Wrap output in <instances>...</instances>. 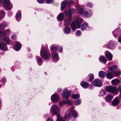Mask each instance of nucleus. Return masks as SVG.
Instances as JSON below:
<instances>
[{
  "mask_svg": "<svg viewBox=\"0 0 121 121\" xmlns=\"http://www.w3.org/2000/svg\"><path fill=\"white\" fill-rule=\"evenodd\" d=\"M40 55L44 60H48L50 58V52L47 48H42L40 52Z\"/></svg>",
  "mask_w": 121,
  "mask_h": 121,
  "instance_id": "obj_1",
  "label": "nucleus"
},
{
  "mask_svg": "<svg viewBox=\"0 0 121 121\" xmlns=\"http://www.w3.org/2000/svg\"><path fill=\"white\" fill-rule=\"evenodd\" d=\"M83 19L80 18H77L72 23L71 25L72 30H75L76 29V26L78 28L80 27V24L83 22Z\"/></svg>",
  "mask_w": 121,
  "mask_h": 121,
  "instance_id": "obj_2",
  "label": "nucleus"
},
{
  "mask_svg": "<svg viewBox=\"0 0 121 121\" xmlns=\"http://www.w3.org/2000/svg\"><path fill=\"white\" fill-rule=\"evenodd\" d=\"M73 116L74 118L78 116V114L75 111L70 110L65 117V118L68 120L71 119Z\"/></svg>",
  "mask_w": 121,
  "mask_h": 121,
  "instance_id": "obj_3",
  "label": "nucleus"
},
{
  "mask_svg": "<svg viewBox=\"0 0 121 121\" xmlns=\"http://www.w3.org/2000/svg\"><path fill=\"white\" fill-rule=\"evenodd\" d=\"M105 89L106 91L110 92L114 94H117L118 93L117 89L114 86H107L105 87Z\"/></svg>",
  "mask_w": 121,
  "mask_h": 121,
  "instance_id": "obj_4",
  "label": "nucleus"
},
{
  "mask_svg": "<svg viewBox=\"0 0 121 121\" xmlns=\"http://www.w3.org/2000/svg\"><path fill=\"white\" fill-rule=\"evenodd\" d=\"M3 4V7L7 10L11 9L13 7L12 4L10 3L9 0H4Z\"/></svg>",
  "mask_w": 121,
  "mask_h": 121,
  "instance_id": "obj_5",
  "label": "nucleus"
},
{
  "mask_svg": "<svg viewBox=\"0 0 121 121\" xmlns=\"http://www.w3.org/2000/svg\"><path fill=\"white\" fill-rule=\"evenodd\" d=\"M2 41L0 43V49L3 50L6 48L5 44L9 42V39L8 37H6L3 38Z\"/></svg>",
  "mask_w": 121,
  "mask_h": 121,
  "instance_id": "obj_6",
  "label": "nucleus"
},
{
  "mask_svg": "<svg viewBox=\"0 0 121 121\" xmlns=\"http://www.w3.org/2000/svg\"><path fill=\"white\" fill-rule=\"evenodd\" d=\"M5 25L3 23L0 24V37L6 35L8 31H2L5 28Z\"/></svg>",
  "mask_w": 121,
  "mask_h": 121,
  "instance_id": "obj_7",
  "label": "nucleus"
},
{
  "mask_svg": "<svg viewBox=\"0 0 121 121\" xmlns=\"http://www.w3.org/2000/svg\"><path fill=\"white\" fill-rule=\"evenodd\" d=\"M52 112L54 114L57 115V113L59 111L58 107L55 104L52 105L51 107Z\"/></svg>",
  "mask_w": 121,
  "mask_h": 121,
  "instance_id": "obj_8",
  "label": "nucleus"
},
{
  "mask_svg": "<svg viewBox=\"0 0 121 121\" xmlns=\"http://www.w3.org/2000/svg\"><path fill=\"white\" fill-rule=\"evenodd\" d=\"M94 85L95 86L101 87L102 86V83L101 81L97 79H94L93 82Z\"/></svg>",
  "mask_w": 121,
  "mask_h": 121,
  "instance_id": "obj_9",
  "label": "nucleus"
},
{
  "mask_svg": "<svg viewBox=\"0 0 121 121\" xmlns=\"http://www.w3.org/2000/svg\"><path fill=\"white\" fill-rule=\"evenodd\" d=\"M63 96L66 99H67L69 97L71 93V91H69L67 89H65L62 92Z\"/></svg>",
  "mask_w": 121,
  "mask_h": 121,
  "instance_id": "obj_10",
  "label": "nucleus"
},
{
  "mask_svg": "<svg viewBox=\"0 0 121 121\" xmlns=\"http://www.w3.org/2000/svg\"><path fill=\"white\" fill-rule=\"evenodd\" d=\"M68 3V2L66 0H65L62 2L61 6V11H63L65 9Z\"/></svg>",
  "mask_w": 121,
  "mask_h": 121,
  "instance_id": "obj_11",
  "label": "nucleus"
},
{
  "mask_svg": "<svg viewBox=\"0 0 121 121\" xmlns=\"http://www.w3.org/2000/svg\"><path fill=\"white\" fill-rule=\"evenodd\" d=\"M117 69V66L115 65L112 66L111 67H109L108 69V70L114 74L116 72Z\"/></svg>",
  "mask_w": 121,
  "mask_h": 121,
  "instance_id": "obj_12",
  "label": "nucleus"
},
{
  "mask_svg": "<svg viewBox=\"0 0 121 121\" xmlns=\"http://www.w3.org/2000/svg\"><path fill=\"white\" fill-rule=\"evenodd\" d=\"M73 11V9H70L68 13L67 11L65 10V16L66 17H69L70 18H72V14Z\"/></svg>",
  "mask_w": 121,
  "mask_h": 121,
  "instance_id": "obj_13",
  "label": "nucleus"
},
{
  "mask_svg": "<svg viewBox=\"0 0 121 121\" xmlns=\"http://www.w3.org/2000/svg\"><path fill=\"white\" fill-rule=\"evenodd\" d=\"M108 48L111 49L114 48L115 47L114 42L112 41H110L108 43Z\"/></svg>",
  "mask_w": 121,
  "mask_h": 121,
  "instance_id": "obj_14",
  "label": "nucleus"
},
{
  "mask_svg": "<svg viewBox=\"0 0 121 121\" xmlns=\"http://www.w3.org/2000/svg\"><path fill=\"white\" fill-rule=\"evenodd\" d=\"M81 86L84 88H87L89 86V84L88 82L82 81L81 83Z\"/></svg>",
  "mask_w": 121,
  "mask_h": 121,
  "instance_id": "obj_15",
  "label": "nucleus"
},
{
  "mask_svg": "<svg viewBox=\"0 0 121 121\" xmlns=\"http://www.w3.org/2000/svg\"><path fill=\"white\" fill-rule=\"evenodd\" d=\"M59 96L56 94L53 95L51 96V99L52 100L54 101H57L58 99Z\"/></svg>",
  "mask_w": 121,
  "mask_h": 121,
  "instance_id": "obj_16",
  "label": "nucleus"
},
{
  "mask_svg": "<svg viewBox=\"0 0 121 121\" xmlns=\"http://www.w3.org/2000/svg\"><path fill=\"white\" fill-rule=\"evenodd\" d=\"M68 18L66 19L64 22V25L65 26L68 25L71 22V18H70L69 17H68Z\"/></svg>",
  "mask_w": 121,
  "mask_h": 121,
  "instance_id": "obj_17",
  "label": "nucleus"
},
{
  "mask_svg": "<svg viewBox=\"0 0 121 121\" xmlns=\"http://www.w3.org/2000/svg\"><path fill=\"white\" fill-rule=\"evenodd\" d=\"M105 56L110 61H111L112 59V55L109 52H107L105 54Z\"/></svg>",
  "mask_w": 121,
  "mask_h": 121,
  "instance_id": "obj_18",
  "label": "nucleus"
},
{
  "mask_svg": "<svg viewBox=\"0 0 121 121\" xmlns=\"http://www.w3.org/2000/svg\"><path fill=\"white\" fill-rule=\"evenodd\" d=\"M119 101L118 98L117 97L113 100L112 104L113 106H115L119 104Z\"/></svg>",
  "mask_w": 121,
  "mask_h": 121,
  "instance_id": "obj_19",
  "label": "nucleus"
},
{
  "mask_svg": "<svg viewBox=\"0 0 121 121\" xmlns=\"http://www.w3.org/2000/svg\"><path fill=\"white\" fill-rule=\"evenodd\" d=\"M64 17V14L62 13H60L57 16V19L59 22L62 21Z\"/></svg>",
  "mask_w": 121,
  "mask_h": 121,
  "instance_id": "obj_20",
  "label": "nucleus"
},
{
  "mask_svg": "<svg viewBox=\"0 0 121 121\" xmlns=\"http://www.w3.org/2000/svg\"><path fill=\"white\" fill-rule=\"evenodd\" d=\"M21 48V46L20 43H16L15 44L14 46V48L16 51L19 50Z\"/></svg>",
  "mask_w": 121,
  "mask_h": 121,
  "instance_id": "obj_21",
  "label": "nucleus"
},
{
  "mask_svg": "<svg viewBox=\"0 0 121 121\" xmlns=\"http://www.w3.org/2000/svg\"><path fill=\"white\" fill-rule=\"evenodd\" d=\"M120 82V81L117 79H114L111 81L113 85H117Z\"/></svg>",
  "mask_w": 121,
  "mask_h": 121,
  "instance_id": "obj_22",
  "label": "nucleus"
},
{
  "mask_svg": "<svg viewBox=\"0 0 121 121\" xmlns=\"http://www.w3.org/2000/svg\"><path fill=\"white\" fill-rule=\"evenodd\" d=\"M113 73L110 72V71H109V73L106 74V76L107 78L111 79L113 77Z\"/></svg>",
  "mask_w": 121,
  "mask_h": 121,
  "instance_id": "obj_23",
  "label": "nucleus"
},
{
  "mask_svg": "<svg viewBox=\"0 0 121 121\" xmlns=\"http://www.w3.org/2000/svg\"><path fill=\"white\" fill-rule=\"evenodd\" d=\"M106 101L108 102L110 101L112 99L113 97L111 95H107L105 97Z\"/></svg>",
  "mask_w": 121,
  "mask_h": 121,
  "instance_id": "obj_24",
  "label": "nucleus"
},
{
  "mask_svg": "<svg viewBox=\"0 0 121 121\" xmlns=\"http://www.w3.org/2000/svg\"><path fill=\"white\" fill-rule=\"evenodd\" d=\"M99 60L100 62L103 63L104 64H105L106 63V58L104 56H102L100 57Z\"/></svg>",
  "mask_w": 121,
  "mask_h": 121,
  "instance_id": "obj_25",
  "label": "nucleus"
},
{
  "mask_svg": "<svg viewBox=\"0 0 121 121\" xmlns=\"http://www.w3.org/2000/svg\"><path fill=\"white\" fill-rule=\"evenodd\" d=\"M88 26V24L86 23H84L80 26V28L82 30H83L86 29Z\"/></svg>",
  "mask_w": 121,
  "mask_h": 121,
  "instance_id": "obj_26",
  "label": "nucleus"
},
{
  "mask_svg": "<svg viewBox=\"0 0 121 121\" xmlns=\"http://www.w3.org/2000/svg\"><path fill=\"white\" fill-rule=\"evenodd\" d=\"M106 74V73L104 71H101L99 72V77L101 78H104V77Z\"/></svg>",
  "mask_w": 121,
  "mask_h": 121,
  "instance_id": "obj_27",
  "label": "nucleus"
},
{
  "mask_svg": "<svg viewBox=\"0 0 121 121\" xmlns=\"http://www.w3.org/2000/svg\"><path fill=\"white\" fill-rule=\"evenodd\" d=\"M16 20L19 22L21 20V13L20 12L17 13L16 15Z\"/></svg>",
  "mask_w": 121,
  "mask_h": 121,
  "instance_id": "obj_28",
  "label": "nucleus"
},
{
  "mask_svg": "<svg viewBox=\"0 0 121 121\" xmlns=\"http://www.w3.org/2000/svg\"><path fill=\"white\" fill-rule=\"evenodd\" d=\"M70 29L69 27L67 26L65 28L64 30L65 33L67 34H68L70 33Z\"/></svg>",
  "mask_w": 121,
  "mask_h": 121,
  "instance_id": "obj_29",
  "label": "nucleus"
},
{
  "mask_svg": "<svg viewBox=\"0 0 121 121\" xmlns=\"http://www.w3.org/2000/svg\"><path fill=\"white\" fill-rule=\"evenodd\" d=\"M56 117H57L56 121H65L60 115L59 114L57 115Z\"/></svg>",
  "mask_w": 121,
  "mask_h": 121,
  "instance_id": "obj_30",
  "label": "nucleus"
},
{
  "mask_svg": "<svg viewBox=\"0 0 121 121\" xmlns=\"http://www.w3.org/2000/svg\"><path fill=\"white\" fill-rule=\"evenodd\" d=\"M52 58L53 59H58V55L56 53H54L52 54Z\"/></svg>",
  "mask_w": 121,
  "mask_h": 121,
  "instance_id": "obj_31",
  "label": "nucleus"
},
{
  "mask_svg": "<svg viewBox=\"0 0 121 121\" xmlns=\"http://www.w3.org/2000/svg\"><path fill=\"white\" fill-rule=\"evenodd\" d=\"M80 97V95L79 94H74L72 96V98L74 99H76L79 98Z\"/></svg>",
  "mask_w": 121,
  "mask_h": 121,
  "instance_id": "obj_32",
  "label": "nucleus"
},
{
  "mask_svg": "<svg viewBox=\"0 0 121 121\" xmlns=\"http://www.w3.org/2000/svg\"><path fill=\"white\" fill-rule=\"evenodd\" d=\"M5 14V12L2 10H0V16L1 17L3 18Z\"/></svg>",
  "mask_w": 121,
  "mask_h": 121,
  "instance_id": "obj_33",
  "label": "nucleus"
},
{
  "mask_svg": "<svg viewBox=\"0 0 121 121\" xmlns=\"http://www.w3.org/2000/svg\"><path fill=\"white\" fill-rule=\"evenodd\" d=\"M119 31L117 30H115L112 32V33L115 37H116L118 36L117 34Z\"/></svg>",
  "mask_w": 121,
  "mask_h": 121,
  "instance_id": "obj_34",
  "label": "nucleus"
},
{
  "mask_svg": "<svg viewBox=\"0 0 121 121\" xmlns=\"http://www.w3.org/2000/svg\"><path fill=\"white\" fill-rule=\"evenodd\" d=\"M85 11V10L84 9H80L79 11V13L80 15H82L83 16L84 15V12Z\"/></svg>",
  "mask_w": 121,
  "mask_h": 121,
  "instance_id": "obj_35",
  "label": "nucleus"
},
{
  "mask_svg": "<svg viewBox=\"0 0 121 121\" xmlns=\"http://www.w3.org/2000/svg\"><path fill=\"white\" fill-rule=\"evenodd\" d=\"M90 78L89 81L90 82H91L93 79L94 78V75L93 74H90L89 75Z\"/></svg>",
  "mask_w": 121,
  "mask_h": 121,
  "instance_id": "obj_36",
  "label": "nucleus"
},
{
  "mask_svg": "<svg viewBox=\"0 0 121 121\" xmlns=\"http://www.w3.org/2000/svg\"><path fill=\"white\" fill-rule=\"evenodd\" d=\"M100 93L102 96H104L106 94V92L104 90L102 89L100 91Z\"/></svg>",
  "mask_w": 121,
  "mask_h": 121,
  "instance_id": "obj_37",
  "label": "nucleus"
},
{
  "mask_svg": "<svg viewBox=\"0 0 121 121\" xmlns=\"http://www.w3.org/2000/svg\"><path fill=\"white\" fill-rule=\"evenodd\" d=\"M81 103V101L80 99H78L76 100L75 103V104L76 105L79 104Z\"/></svg>",
  "mask_w": 121,
  "mask_h": 121,
  "instance_id": "obj_38",
  "label": "nucleus"
},
{
  "mask_svg": "<svg viewBox=\"0 0 121 121\" xmlns=\"http://www.w3.org/2000/svg\"><path fill=\"white\" fill-rule=\"evenodd\" d=\"M37 61L39 63H41V59L39 57H37Z\"/></svg>",
  "mask_w": 121,
  "mask_h": 121,
  "instance_id": "obj_39",
  "label": "nucleus"
},
{
  "mask_svg": "<svg viewBox=\"0 0 121 121\" xmlns=\"http://www.w3.org/2000/svg\"><path fill=\"white\" fill-rule=\"evenodd\" d=\"M84 15H83V16H86V17H88L89 16L88 12L87 11H86L85 10V11L84 12Z\"/></svg>",
  "mask_w": 121,
  "mask_h": 121,
  "instance_id": "obj_40",
  "label": "nucleus"
},
{
  "mask_svg": "<svg viewBox=\"0 0 121 121\" xmlns=\"http://www.w3.org/2000/svg\"><path fill=\"white\" fill-rule=\"evenodd\" d=\"M45 1L47 3H50L53 2V0H45Z\"/></svg>",
  "mask_w": 121,
  "mask_h": 121,
  "instance_id": "obj_41",
  "label": "nucleus"
},
{
  "mask_svg": "<svg viewBox=\"0 0 121 121\" xmlns=\"http://www.w3.org/2000/svg\"><path fill=\"white\" fill-rule=\"evenodd\" d=\"M81 34V31H76V35L77 36H79Z\"/></svg>",
  "mask_w": 121,
  "mask_h": 121,
  "instance_id": "obj_42",
  "label": "nucleus"
},
{
  "mask_svg": "<svg viewBox=\"0 0 121 121\" xmlns=\"http://www.w3.org/2000/svg\"><path fill=\"white\" fill-rule=\"evenodd\" d=\"M118 90L120 92V97L121 98V87L119 86L118 88Z\"/></svg>",
  "mask_w": 121,
  "mask_h": 121,
  "instance_id": "obj_43",
  "label": "nucleus"
},
{
  "mask_svg": "<svg viewBox=\"0 0 121 121\" xmlns=\"http://www.w3.org/2000/svg\"><path fill=\"white\" fill-rule=\"evenodd\" d=\"M44 0H37V2L39 3L40 4L43 3Z\"/></svg>",
  "mask_w": 121,
  "mask_h": 121,
  "instance_id": "obj_44",
  "label": "nucleus"
},
{
  "mask_svg": "<svg viewBox=\"0 0 121 121\" xmlns=\"http://www.w3.org/2000/svg\"><path fill=\"white\" fill-rule=\"evenodd\" d=\"M65 104V102H60V104L61 106Z\"/></svg>",
  "mask_w": 121,
  "mask_h": 121,
  "instance_id": "obj_45",
  "label": "nucleus"
},
{
  "mask_svg": "<svg viewBox=\"0 0 121 121\" xmlns=\"http://www.w3.org/2000/svg\"><path fill=\"white\" fill-rule=\"evenodd\" d=\"M52 50L53 52H56V51L57 49L56 48L54 47H53L52 48Z\"/></svg>",
  "mask_w": 121,
  "mask_h": 121,
  "instance_id": "obj_46",
  "label": "nucleus"
},
{
  "mask_svg": "<svg viewBox=\"0 0 121 121\" xmlns=\"http://www.w3.org/2000/svg\"><path fill=\"white\" fill-rule=\"evenodd\" d=\"M65 104H71L70 101L69 100H67L66 101H65Z\"/></svg>",
  "mask_w": 121,
  "mask_h": 121,
  "instance_id": "obj_47",
  "label": "nucleus"
},
{
  "mask_svg": "<svg viewBox=\"0 0 121 121\" xmlns=\"http://www.w3.org/2000/svg\"><path fill=\"white\" fill-rule=\"evenodd\" d=\"M116 75H119L120 73V72L119 71H117L116 70V72L115 73Z\"/></svg>",
  "mask_w": 121,
  "mask_h": 121,
  "instance_id": "obj_48",
  "label": "nucleus"
},
{
  "mask_svg": "<svg viewBox=\"0 0 121 121\" xmlns=\"http://www.w3.org/2000/svg\"><path fill=\"white\" fill-rule=\"evenodd\" d=\"M87 5L88 6L91 8L92 6V4L90 3H89L87 4Z\"/></svg>",
  "mask_w": 121,
  "mask_h": 121,
  "instance_id": "obj_49",
  "label": "nucleus"
},
{
  "mask_svg": "<svg viewBox=\"0 0 121 121\" xmlns=\"http://www.w3.org/2000/svg\"><path fill=\"white\" fill-rule=\"evenodd\" d=\"M118 41L119 42H121V35L119 37Z\"/></svg>",
  "mask_w": 121,
  "mask_h": 121,
  "instance_id": "obj_50",
  "label": "nucleus"
},
{
  "mask_svg": "<svg viewBox=\"0 0 121 121\" xmlns=\"http://www.w3.org/2000/svg\"><path fill=\"white\" fill-rule=\"evenodd\" d=\"M47 121H53L52 118H48L47 120Z\"/></svg>",
  "mask_w": 121,
  "mask_h": 121,
  "instance_id": "obj_51",
  "label": "nucleus"
},
{
  "mask_svg": "<svg viewBox=\"0 0 121 121\" xmlns=\"http://www.w3.org/2000/svg\"><path fill=\"white\" fill-rule=\"evenodd\" d=\"M60 50L59 51L60 52H61L62 51V47H60Z\"/></svg>",
  "mask_w": 121,
  "mask_h": 121,
  "instance_id": "obj_52",
  "label": "nucleus"
},
{
  "mask_svg": "<svg viewBox=\"0 0 121 121\" xmlns=\"http://www.w3.org/2000/svg\"><path fill=\"white\" fill-rule=\"evenodd\" d=\"M61 91V89L59 88L57 89V91L59 92H60Z\"/></svg>",
  "mask_w": 121,
  "mask_h": 121,
  "instance_id": "obj_53",
  "label": "nucleus"
},
{
  "mask_svg": "<svg viewBox=\"0 0 121 121\" xmlns=\"http://www.w3.org/2000/svg\"><path fill=\"white\" fill-rule=\"evenodd\" d=\"M15 37H16V36L14 35H12V38L13 39Z\"/></svg>",
  "mask_w": 121,
  "mask_h": 121,
  "instance_id": "obj_54",
  "label": "nucleus"
},
{
  "mask_svg": "<svg viewBox=\"0 0 121 121\" xmlns=\"http://www.w3.org/2000/svg\"><path fill=\"white\" fill-rule=\"evenodd\" d=\"M3 81H5V79L4 78L3 79Z\"/></svg>",
  "mask_w": 121,
  "mask_h": 121,
  "instance_id": "obj_55",
  "label": "nucleus"
},
{
  "mask_svg": "<svg viewBox=\"0 0 121 121\" xmlns=\"http://www.w3.org/2000/svg\"><path fill=\"white\" fill-rule=\"evenodd\" d=\"M44 73H45V74H46V75H47V73L46 72H45Z\"/></svg>",
  "mask_w": 121,
  "mask_h": 121,
  "instance_id": "obj_56",
  "label": "nucleus"
},
{
  "mask_svg": "<svg viewBox=\"0 0 121 121\" xmlns=\"http://www.w3.org/2000/svg\"><path fill=\"white\" fill-rule=\"evenodd\" d=\"M39 65H41V64L40 63L39 64Z\"/></svg>",
  "mask_w": 121,
  "mask_h": 121,
  "instance_id": "obj_57",
  "label": "nucleus"
},
{
  "mask_svg": "<svg viewBox=\"0 0 121 121\" xmlns=\"http://www.w3.org/2000/svg\"><path fill=\"white\" fill-rule=\"evenodd\" d=\"M1 19V17H0V20Z\"/></svg>",
  "mask_w": 121,
  "mask_h": 121,
  "instance_id": "obj_58",
  "label": "nucleus"
},
{
  "mask_svg": "<svg viewBox=\"0 0 121 121\" xmlns=\"http://www.w3.org/2000/svg\"><path fill=\"white\" fill-rule=\"evenodd\" d=\"M1 0H0V1H1Z\"/></svg>",
  "mask_w": 121,
  "mask_h": 121,
  "instance_id": "obj_59",
  "label": "nucleus"
}]
</instances>
